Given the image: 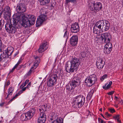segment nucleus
<instances>
[{
	"label": "nucleus",
	"mask_w": 123,
	"mask_h": 123,
	"mask_svg": "<svg viewBox=\"0 0 123 123\" xmlns=\"http://www.w3.org/2000/svg\"><path fill=\"white\" fill-rule=\"evenodd\" d=\"M21 18H22V25L25 27L30 26L31 25L34 24L36 18V17L34 15L23 14L20 16H16L15 20L18 21Z\"/></svg>",
	"instance_id": "1"
},
{
	"label": "nucleus",
	"mask_w": 123,
	"mask_h": 123,
	"mask_svg": "<svg viewBox=\"0 0 123 123\" xmlns=\"http://www.w3.org/2000/svg\"><path fill=\"white\" fill-rule=\"evenodd\" d=\"M80 63V61L77 58H73L71 61H68L65 66L66 71L68 73L76 71L78 69Z\"/></svg>",
	"instance_id": "2"
},
{
	"label": "nucleus",
	"mask_w": 123,
	"mask_h": 123,
	"mask_svg": "<svg viewBox=\"0 0 123 123\" xmlns=\"http://www.w3.org/2000/svg\"><path fill=\"white\" fill-rule=\"evenodd\" d=\"M49 109V107L46 104L44 105L41 106V108L39 109L40 112L38 119V122L41 123L45 122L46 119V116L44 112Z\"/></svg>",
	"instance_id": "3"
},
{
	"label": "nucleus",
	"mask_w": 123,
	"mask_h": 123,
	"mask_svg": "<svg viewBox=\"0 0 123 123\" xmlns=\"http://www.w3.org/2000/svg\"><path fill=\"white\" fill-rule=\"evenodd\" d=\"M85 98L81 95H78L74 98L73 104L74 107L80 108L82 106L85 102Z\"/></svg>",
	"instance_id": "4"
},
{
	"label": "nucleus",
	"mask_w": 123,
	"mask_h": 123,
	"mask_svg": "<svg viewBox=\"0 0 123 123\" xmlns=\"http://www.w3.org/2000/svg\"><path fill=\"white\" fill-rule=\"evenodd\" d=\"M5 27L7 32L9 33H14L16 32L17 28V22L16 21H14L13 24L6 23Z\"/></svg>",
	"instance_id": "5"
},
{
	"label": "nucleus",
	"mask_w": 123,
	"mask_h": 123,
	"mask_svg": "<svg viewBox=\"0 0 123 123\" xmlns=\"http://www.w3.org/2000/svg\"><path fill=\"white\" fill-rule=\"evenodd\" d=\"M97 80L96 76L92 74L87 77L85 80V85L88 86H91L96 83Z\"/></svg>",
	"instance_id": "6"
},
{
	"label": "nucleus",
	"mask_w": 123,
	"mask_h": 123,
	"mask_svg": "<svg viewBox=\"0 0 123 123\" xmlns=\"http://www.w3.org/2000/svg\"><path fill=\"white\" fill-rule=\"evenodd\" d=\"M100 38L103 42L106 43L105 44H109L111 39V36L109 33H105L101 34Z\"/></svg>",
	"instance_id": "7"
},
{
	"label": "nucleus",
	"mask_w": 123,
	"mask_h": 123,
	"mask_svg": "<svg viewBox=\"0 0 123 123\" xmlns=\"http://www.w3.org/2000/svg\"><path fill=\"white\" fill-rule=\"evenodd\" d=\"M34 57L35 61L34 62L33 64L31 67V69L28 73V74L29 75H30L31 73L33 71L34 69H36L38 66V64L40 62V58L39 57L37 56H34Z\"/></svg>",
	"instance_id": "8"
},
{
	"label": "nucleus",
	"mask_w": 123,
	"mask_h": 123,
	"mask_svg": "<svg viewBox=\"0 0 123 123\" xmlns=\"http://www.w3.org/2000/svg\"><path fill=\"white\" fill-rule=\"evenodd\" d=\"M47 18L46 15L44 14L40 15L38 17L36 21V26H38L40 25L47 19Z\"/></svg>",
	"instance_id": "9"
},
{
	"label": "nucleus",
	"mask_w": 123,
	"mask_h": 123,
	"mask_svg": "<svg viewBox=\"0 0 123 123\" xmlns=\"http://www.w3.org/2000/svg\"><path fill=\"white\" fill-rule=\"evenodd\" d=\"M8 57L3 52L0 55V63L1 62L4 64L5 66L8 63Z\"/></svg>",
	"instance_id": "10"
},
{
	"label": "nucleus",
	"mask_w": 123,
	"mask_h": 123,
	"mask_svg": "<svg viewBox=\"0 0 123 123\" xmlns=\"http://www.w3.org/2000/svg\"><path fill=\"white\" fill-rule=\"evenodd\" d=\"M16 9L17 11L20 13H23L26 10V8L25 5L21 3L17 4Z\"/></svg>",
	"instance_id": "11"
},
{
	"label": "nucleus",
	"mask_w": 123,
	"mask_h": 123,
	"mask_svg": "<svg viewBox=\"0 0 123 123\" xmlns=\"http://www.w3.org/2000/svg\"><path fill=\"white\" fill-rule=\"evenodd\" d=\"M71 84L73 86V88H74L80 84V78L77 76L74 77L72 80Z\"/></svg>",
	"instance_id": "12"
},
{
	"label": "nucleus",
	"mask_w": 123,
	"mask_h": 123,
	"mask_svg": "<svg viewBox=\"0 0 123 123\" xmlns=\"http://www.w3.org/2000/svg\"><path fill=\"white\" fill-rule=\"evenodd\" d=\"M36 110L34 108L31 109L29 111L25 113L26 119L27 120L31 119L35 114Z\"/></svg>",
	"instance_id": "13"
},
{
	"label": "nucleus",
	"mask_w": 123,
	"mask_h": 123,
	"mask_svg": "<svg viewBox=\"0 0 123 123\" xmlns=\"http://www.w3.org/2000/svg\"><path fill=\"white\" fill-rule=\"evenodd\" d=\"M96 63L97 68L99 69H102L105 64V62L100 58L98 59Z\"/></svg>",
	"instance_id": "14"
},
{
	"label": "nucleus",
	"mask_w": 123,
	"mask_h": 123,
	"mask_svg": "<svg viewBox=\"0 0 123 123\" xmlns=\"http://www.w3.org/2000/svg\"><path fill=\"white\" fill-rule=\"evenodd\" d=\"M78 40V37L76 35L73 36L70 39V44L73 46L77 45Z\"/></svg>",
	"instance_id": "15"
},
{
	"label": "nucleus",
	"mask_w": 123,
	"mask_h": 123,
	"mask_svg": "<svg viewBox=\"0 0 123 123\" xmlns=\"http://www.w3.org/2000/svg\"><path fill=\"white\" fill-rule=\"evenodd\" d=\"M112 46L111 43H109V44H105L104 48V53L107 54L110 53L112 50Z\"/></svg>",
	"instance_id": "16"
},
{
	"label": "nucleus",
	"mask_w": 123,
	"mask_h": 123,
	"mask_svg": "<svg viewBox=\"0 0 123 123\" xmlns=\"http://www.w3.org/2000/svg\"><path fill=\"white\" fill-rule=\"evenodd\" d=\"M80 30V27L77 23L73 24L71 27V32L74 33H76L78 32Z\"/></svg>",
	"instance_id": "17"
},
{
	"label": "nucleus",
	"mask_w": 123,
	"mask_h": 123,
	"mask_svg": "<svg viewBox=\"0 0 123 123\" xmlns=\"http://www.w3.org/2000/svg\"><path fill=\"white\" fill-rule=\"evenodd\" d=\"M48 45L47 43H44L41 44L38 49V51L40 53H42L44 51L48 48Z\"/></svg>",
	"instance_id": "18"
},
{
	"label": "nucleus",
	"mask_w": 123,
	"mask_h": 123,
	"mask_svg": "<svg viewBox=\"0 0 123 123\" xmlns=\"http://www.w3.org/2000/svg\"><path fill=\"white\" fill-rule=\"evenodd\" d=\"M13 48L12 47H8L6 50L4 51L6 55L8 57L11 55L13 51Z\"/></svg>",
	"instance_id": "19"
},
{
	"label": "nucleus",
	"mask_w": 123,
	"mask_h": 123,
	"mask_svg": "<svg viewBox=\"0 0 123 123\" xmlns=\"http://www.w3.org/2000/svg\"><path fill=\"white\" fill-rule=\"evenodd\" d=\"M104 23V21L101 20L98 21L96 23L97 26L98 27V28L100 29L102 31H103V28Z\"/></svg>",
	"instance_id": "20"
},
{
	"label": "nucleus",
	"mask_w": 123,
	"mask_h": 123,
	"mask_svg": "<svg viewBox=\"0 0 123 123\" xmlns=\"http://www.w3.org/2000/svg\"><path fill=\"white\" fill-rule=\"evenodd\" d=\"M110 27V25L109 22L107 21H105L103 31H106L108 30Z\"/></svg>",
	"instance_id": "21"
},
{
	"label": "nucleus",
	"mask_w": 123,
	"mask_h": 123,
	"mask_svg": "<svg viewBox=\"0 0 123 123\" xmlns=\"http://www.w3.org/2000/svg\"><path fill=\"white\" fill-rule=\"evenodd\" d=\"M102 5L99 2H97L96 3H94V7H95L96 11L97 12L100 10L102 8Z\"/></svg>",
	"instance_id": "22"
},
{
	"label": "nucleus",
	"mask_w": 123,
	"mask_h": 123,
	"mask_svg": "<svg viewBox=\"0 0 123 123\" xmlns=\"http://www.w3.org/2000/svg\"><path fill=\"white\" fill-rule=\"evenodd\" d=\"M4 11H6L5 13H4V15L5 16L7 17L8 16L10 17V10L9 7L7 6L5 8V9L4 10ZM4 10L3 11V12L4 11Z\"/></svg>",
	"instance_id": "23"
},
{
	"label": "nucleus",
	"mask_w": 123,
	"mask_h": 123,
	"mask_svg": "<svg viewBox=\"0 0 123 123\" xmlns=\"http://www.w3.org/2000/svg\"><path fill=\"white\" fill-rule=\"evenodd\" d=\"M101 30L100 29L98 28V26H97L96 24L93 27V33L95 34H98L100 32Z\"/></svg>",
	"instance_id": "24"
},
{
	"label": "nucleus",
	"mask_w": 123,
	"mask_h": 123,
	"mask_svg": "<svg viewBox=\"0 0 123 123\" xmlns=\"http://www.w3.org/2000/svg\"><path fill=\"white\" fill-rule=\"evenodd\" d=\"M89 6L90 10L92 12H96L95 10V8L94 7V3H89Z\"/></svg>",
	"instance_id": "25"
},
{
	"label": "nucleus",
	"mask_w": 123,
	"mask_h": 123,
	"mask_svg": "<svg viewBox=\"0 0 123 123\" xmlns=\"http://www.w3.org/2000/svg\"><path fill=\"white\" fill-rule=\"evenodd\" d=\"M57 78L58 76L56 74H53L51 75L49 79L56 83Z\"/></svg>",
	"instance_id": "26"
},
{
	"label": "nucleus",
	"mask_w": 123,
	"mask_h": 123,
	"mask_svg": "<svg viewBox=\"0 0 123 123\" xmlns=\"http://www.w3.org/2000/svg\"><path fill=\"white\" fill-rule=\"evenodd\" d=\"M56 83L55 82L53 81H52V80L49 79L47 82V85L49 87H51L54 86Z\"/></svg>",
	"instance_id": "27"
},
{
	"label": "nucleus",
	"mask_w": 123,
	"mask_h": 123,
	"mask_svg": "<svg viewBox=\"0 0 123 123\" xmlns=\"http://www.w3.org/2000/svg\"><path fill=\"white\" fill-rule=\"evenodd\" d=\"M14 90V88L11 86L9 88L8 90V94L7 95V97L10 95H11L13 92Z\"/></svg>",
	"instance_id": "28"
},
{
	"label": "nucleus",
	"mask_w": 123,
	"mask_h": 123,
	"mask_svg": "<svg viewBox=\"0 0 123 123\" xmlns=\"http://www.w3.org/2000/svg\"><path fill=\"white\" fill-rule=\"evenodd\" d=\"M40 4L42 5H44L48 3L50 0H38Z\"/></svg>",
	"instance_id": "29"
},
{
	"label": "nucleus",
	"mask_w": 123,
	"mask_h": 123,
	"mask_svg": "<svg viewBox=\"0 0 123 123\" xmlns=\"http://www.w3.org/2000/svg\"><path fill=\"white\" fill-rule=\"evenodd\" d=\"M52 123H63V120L61 118H59L56 120L54 121Z\"/></svg>",
	"instance_id": "30"
},
{
	"label": "nucleus",
	"mask_w": 123,
	"mask_h": 123,
	"mask_svg": "<svg viewBox=\"0 0 123 123\" xmlns=\"http://www.w3.org/2000/svg\"><path fill=\"white\" fill-rule=\"evenodd\" d=\"M66 88L67 90L70 91L72 90V88H73V86L70 83L68 84L66 86Z\"/></svg>",
	"instance_id": "31"
},
{
	"label": "nucleus",
	"mask_w": 123,
	"mask_h": 123,
	"mask_svg": "<svg viewBox=\"0 0 123 123\" xmlns=\"http://www.w3.org/2000/svg\"><path fill=\"white\" fill-rule=\"evenodd\" d=\"M95 89V87L93 88L91 90L90 92L88 94V95L89 96H90V97H92L93 95V94L94 92Z\"/></svg>",
	"instance_id": "32"
},
{
	"label": "nucleus",
	"mask_w": 123,
	"mask_h": 123,
	"mask_svg": "<svg viewBox=\"0 0 123 123\" xmlns=\"http://www.w3.org/2000/svg\"><path fill=\"white\" fill-rule=\"evenodd\" d=\"M29 81V80H25L24 83L22 84L20 86V88H22L28 84Z\"/></svg>",
	"instance_id": "33"
},
{
	"label": "nucleus",
	"mask_w": 123,
	"mask_h": 123,
	"mask_svg": "<svg viewBox=\"0 0 123 123\" xmlns=\"http://www.w3.org/2000/svg\"><path fill=\"white\" fill-rule=\"evenodd\" d=\"M21 118L22 120H27L25 113H23L21 115Z\"/></svg>",
	"instance_id": "34"
},
{
	"label": "nucleus",
	"mask_w": 123,
	"mask_h": 123,
	"mask_svg": "<svg viewBox=\"0 0 123 123\" xmlns=\"http://www.w3.org/2000/svg\"><path fill=\"white\" fill-rule=\"evenodd\" d=\"M64 31L65 32L64 34V37H65L66 38H67L68 37V35L66 30H64Z\"/></svg>",
	"instance_id": "35"
},
{
	"label": "nucleus",
	"mask_w": 123,
	"mask_h": 123,
	"mask_svg": "<svg viewBox=\"0 0 123 123\" xmlns=\"http://www.w3.org/2000/svg\"><path fill=\"white\" fill-rule=\"evenodd\" d=\"M109 111L111 113H113L115 111V110L113 108H109L108 109Z\"/></svg>",
	"instance_id": "36"
},
{
	"label": "nucleus",
	"mask_w": 123,
	"mask_h": 123,
	"mask_svg": "<svg viewBox=\"0 0 123 123\" xmlns=\"http://www.w3.org/2000/svg\"><path fill=\"white\" fill-rule=\"evenodd\" d=\"M4 23H3V21L1 20H0V30H1L2 27L3 26Z\"/></svg>",
	"instance_id": "37"
},
{
	"label": "nucleus",
	"mask_w": 123,
	"mask_h": 123,
	"mask_svg": "<svg viewBox=\"0 0 123 123\" xmlns=\"http://www.w3.org/2000/svg\"><path fill=\"white\" fill-rule=\"evenodd\" d=\"M76 1V0H66V2L67 4L70 2H75Z\"/></svg>",
	"instance_id": "38"
},
{
	"label": "nucleus",
	"mask_w": 123,
	"mask_h": 123,
	"mask_svg": "<svg viewBox=\"0 0 123 123\" xmlns=\"http://www.w3.org/2000/svg\"><path fill=\"white\" fill-rule=\"evenodd\" d=\"M107 77V75L106 74H105L103 75L102 77L101 78V80L102 81L105 79Z\"/></svg>",
	"instance_id": "39"
},
{
	"label": "nucleus",
	"mask_w": 123,
	"mask_h": 123,
	"mask_svg": "<svg viewBox=\"0 0 123 123\" xmlns=\"http://www.w3.org/2000/svg\"><path fill=\"white\" fill-rule=\"evenodd\" d=\"M110 86L108 84L106 86V85L103 86V88L104 89H105V90H107L109 88Z\"/></svg>",
	"instance_id": "40"
},
{
	"label": "nucleus",
	"mask_w": 123,
	"mask_h": 123,
	"mask_svg": "<svg viewBox=\"0 0 123 123\" xmlns=\"http://www.w3.org/2000/svg\"><path fill=\"white\" fill-rule=\"evenodd\" d=\"M80 55L82 57H85L86 54L85 52H82L80 54Z\"/></svg>",
	"instance_id": "41"
},
{
	"label": "nucleus",
	"mask_w": 123,
	"mask_h": 123,
	"mask_svg": "<svg viewBox=\"0 0 123 123\" xmlns=\"http://www.w3.org/2000/svg\"><path fill=\"white\" fill-rule=\"evenodd\" d=\"M113 118L116 120L120 119L119 115H117L113 117Z\"/></svg>",
	"instance_id": "42"
},
{
	"label": "nucleus",
	"mask_w": 123,
	"mask_h": 123,
	"mask_svg": "<svg viewBox=\"0 0 123 123\" xmlns=\"http://www.w3.org/2000/svg\"><path fill=\"white\" fill-rule=\"evenodd\" d=\"M98 120L99 123H105V122L103 121L101 118H98Z\"/></svg>",
	"instance_id": "43"
},
{
	"label": "nucleus",
	"mask_w": 123,
	"mask_h": 123,
	"mask_svg": "<svg viewBox=\"0 0 123 123\" xmlns=\"http://www.w3.org/2000/svg\"><path fill=\"white\" fill-rule=\"evenodd\" d=\"M21 60L20 59L18 60V61L17 62V63L15 65L17 67H18V65L21 63Z\"/></svg>",
	"instance_id": "44"
},
{
	"label": "nucleus",
	"mask_w": 123,
	"mask_h": 123,
	"mask_svg": "<svg viewBox=\"0 0 123 123\" xmlns=\"http://www.w3.org/2000/svg\"><path fill=\"white\" fill-rule=\"evenodd\" d=\"M20 93L19 92L16 94L10 100V101H12L14 99H15L17 96L19 95Z\"/></svg>",
	"instance_id": "45"
},
{
	"label": "nucleus",
	"mask_w": 123,
	"mask_h": 123,
	"mask_svg": "<svg viewBox=\"0 0 123 123\" xmlns=\"http://www.w3.org/2000/svg\"><path fill=\"white\" fill-rule=\"evenodd\" d=\"M17 68V67H16L15 65L13 68H12L11 70L10 71V73H12L13 71L15 69Z\"/></svg>",
	"instance_id": "46"
},
{
	"label": "nucleus",
	"mask_w": 123,
	"mask_h": 123,
	"mask_svg": "<svg viewBox=\"0 0 123 123\" xmlns=\"http://www.w3.org/2000/svg\"><path fill=\"white\" fill-rule=\"evenodd\" d=\"M22 88V90H21L19 92V93H20V94H21L22 93L23 91H25L26 89V87L23 88Z\"/></svg>",
	"instance_id": "47"
},
{
	"label": "nucleus",
	"mask_w": 123,
	"mask_h": 123,
	"mask_svg": "<svg viewBox=\"0 0 123 123\" xmlns=\"http://www.w3.org/2000/svg\"><path fill=\"white\" fill-rule=\"evenodd\" d=\"M105 114L106 116L109 117H110L111 115L109 114L107 112H105Z\"/></svg>",
	"instance_id": "48"
},
{
	"label": "nucleus",
	"mask_w": 123,
	"mask_h": 123,
	"mask_svg": "<svg viewBox=\"0 0 123 123\" xmlns=\"http://www.w3.org/2000/svg\"><path fill=\"white\" fill-rule=\"evenodd\" d=\"M114 93V91H111V92H108L107 93V94L109 95H111L113 94Z\"/></svg>",
	"instance_id": "49"
},
{
	"label": "nucleus",
	"mask_w": 123,
	"mask_h": 123,
	"mask_svg": "<svg viewBox=\"0 0 123 123\" xmlns=\"http://www.w3.org/2000/svg\"><path fill=\"white\" fill-rule=\"evenodd\" d=\"M31 82H29L27 86L26 87H27V88L30 87L31 86Z\"/></svg>",
	"instance_id": "50"
},
{
	"label": "nucleus",
	"mask_w": 123,
	"mask_h": 123,
	"mask_svg": "<svg viewBox=\"0 0 123 123\" xmlns=\"http://www.w3.org/2000/svg\"><path fill=\"white\" fill-rule=\"evenodd\" d=\"M2 46V44L1 40L0 39V51L1 50V48Z\"/></svg>",
	"instance_id": "51"
},
{
	"label": "nucleus",
	"mask_w": 123,
	"mask_h": 123,
	"mask_svg": "<svg viewBox=\"0 0 123 123\" xmlns=\"http://www.w3.org/2000/svg\"><path fill=\"white\" fill-rule=\"evenodd\" d=\"M22 68V65H20L19 66V67H18V68L17 69H20L21 68Z\"/></svg>",
	"instance_id": "52"
},
{
	"label": "nucleus",
	"mask_w": 123,
	"mask_h": 123,
	"mask_svg": "<svg viewBox=\"0 0 123 123\" xmlns=\"http://www.w3.org/2000/svg\"><path fill=\"white\" fill-rule=\"evenodd\" d=\"M18 53L19 52L18 51L14 55V57L16 56Z\"/></svg>",
	"instance_id": "53"
},
{
	"label": "nucleus",
	"mask_w": 123,
	"mask_h": 123,
	"mask_svg": "<svg viewBox=\"0 0 123 123\" xmlns=\"http://www.w3.org/2000/svg\"><path fill=\"white\" fill-rule=\"evenodd\" d=\"M10 84V82L9 80H8L6 83V85L7 86L9 85Z\"/></svg>",
	"instance_id": "54"
},
{
	"label": "nucleus",
	"mask_w": 123,
	"mask_h": 123,
	"mask_svg": "<svg viewBox=\"0 0 123 123\" xmlns=\"http://www.w3.org/2000/svg\"><path fill=\"white\" fill-rule=\"evenodd\" d=\"M4 104V102L2 103H1L0 104V106L2 107V106Z\"/></svg>",
	"instance_id": "55"
},
{
	"label": "nucleus",
	"mask_w": 123,
	"mask_h": 123,
	"mask_svg": "<svg viewBox=\"0 0 123 123\" xmlns=\"http://www.w3.org/2000/svg\"><path fill=\"white\" fill-rule=\"evenodd\" d=\"M117 121L118 123H122L121 122V121L120 120V119L117 120Z\"/></svg>",
	"instance_id": "56"
},
{
	"label": "nucleus",
	"mask_w": 123,
	"mask_h": 123,
	"mask_svg": "<svg viewBox=\"0 0 123 123\" xmlns=\"http://www.w3.org/2000/svg\"><path fill=\"white\" fill-rule=\"evenodd\" d=\"M112 83V82L111 81H110V82H109V84H108L110 86H111Z\"/></svg>",
	"instance_id": "57"
},
{
	"label": "nucleus",
	"mask_w": 123,
	"mask_h": 123,
	"mask_svg": "<svg viewBox=\"0 0 123 123\" xmlns=\"http://www.w3.org/2000/svg\"><path fill=\"white\" fill-rule=\"evenodd\" d=\"M120 103L121 105H123V101L122 100H121L120 101Z\"/></svg>",
	"instance_id": "58"
},
{
	"label": "nucleus",
	"mask_w": 123,
	"mask_h": 123,
	"mask_svg": "<svg viewBox=\"0 0 123 123\" xmlns=\"http://www.w3.org/2000/svg\"><path fill=\"white\" fill-rule=\"evenodd\" d=\"M26 67V66L25 65H22V68H25Z\"/></svg>",
	"instance_id": "59"
},
{
	"label": "nucleus",
	"mask_w": 123,
	"mask_h": 123,
	"mask_svg": "<svg viewBox=\"0 0 123 123\" xmlns=\"http://www.w3.org/2000/svg\"><path fill=\"white\" fill-rule=\"evenodd\" d=\"M108 123H114L111 121H109L108 122Z\"/></svg>",
	"instance_id": "60"
},
{
	"label": "nucleus",
	"mask_w": 123,
	"mask_h": 123,
	"mask_svg": "<svg viewBox=\"0 0 123 123\" xmlns=\"http://www.w3.org/2000/svg\"><path fill=\"white\" fill-rule=\"evenodd\" d=\"M101 115L103 117V118H105V117H104V116H103V115L102 114H101Z\"/></svg>",
	"instance_id": "61"
},
{
	"label": "nucleus",
	"mask_w": 123,
	"mask_h": 123,
	"mask_svg": "<svg viewBox=\"0 0 123 123\" xmlns=\"http://www.w3.org/2000/svg\"><path fill=\"white\" fill-rule=\"evenodd\" d=\"M99 111H102V108H101L99 109Z\"/></svg>",
	"instance_id": "62"
},
{
	"label": "nucleus",
	"mask_w": 123,
	"mask_h": 123,
	"mask_svg": "<svg viewBox=\"0 0 123 123\" xmlns=\"http://www.w3.org/2000/svg\"><path fill=\"white\" fill-rule=\"evenodd\" d=\"M115 97L116 99H117L118 98L116 96H115Z\"/></svg>",
	"instance_id": "63"
},
{
	"label": "nucleus",
	"mask_w": 123,
	"mask_h": 123,
	"mask_svg": "<svg viewBox=\"0 0 123 123\" xmlns=\"http://www.w3.org/2000/svg\"><path fill=\"white\" fill-rule=\"evenodd\" d=\"M122 3H123V0L122 1Z\"/></svg>",
	"instance_id": "64"
}]
</instances>
